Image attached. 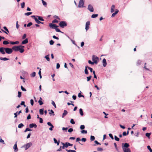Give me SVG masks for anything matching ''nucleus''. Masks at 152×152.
Segmentation results:
<instances>
[{
    "instance_id": "obj_1",
    "label": "nucleus",
    "mask_w": 152,
    "mask_h": 152,
    "mask_svg": "<svg viewBox=\"0 0 152 152\" xmlns=\"http://www.w3.org/2000/svg\"><path fill=\"white\" fill-rule=\"evenodd\" d=\"M25 47L24 46L20 45L18 46H15L12 47V51H14L15 52L19 51L21 53H23L24 51V48Z\"/></svg>"
},
{
    "instance_id": "obj_2",
    "label": "nucleus",
    "mask_w": 152,
    "mask_h": 152,
    "mask_svg": "<svg viewBox=\"0 0 152 152\" xmlns=\"http://www.w3.org/2000/svg\"><path fill=\"white\" fill-rule=\"evenodd\" d=\"M58 25L60 27L64 28L67 26V24L65 21H61L59 23Z\"/></svg>"
},
{
    "instance_id": "obj_3",
    "label": "nucleus",
    "mask_w": 152,
    "mask_h": 152,
    "mask_svg": "<svg viewBox=\"0 0 152 152\" xmlns=\"http://www.w3.org/2000/svg\"><path fill=\"white\" fill-rule=\"evenodd\" d=\"M5 48V53H6L7 54H10L11 53L13 52L12 48H10L7 47Z\"/></svg>"
},
{
    "instance_id": "obj_4",
    "label": "nucleus",
    "mask_w": 152,
    "mask_h": 152,
    "mask_svg": "<svg viewBox=\"0 0 152 152\" xmlns=\"http://www.w3.org/2000/svg\"><path fill=\"white\" fill-rule=\"evenodd\" d=\"M84 0H80L78 5L79 7H85L84 6Z\"/></svg>"
},
{
    "instance_id": "obj_5",
    "label": "nucleus",
    "mask_w": 152,
    "mask_h": 152,
    "mask_svg": "<svg viewBox=\"0 0 152 152\" xmlns=\"http://www.w3.org/2000/svg\"><path fill=\"white\" fill-rule=\"evenodd\" d=\"M32 145V143L31 142H29L26 144L22 146V147H25V149L26 150H27Z\"/></svg>"
},
{
    "instance_id": "obj_6",
    "label": "nucleus",
    "mask_w": 152,
    "mask_h": 152,
    "mask_svg": "<svg viewBox=\"0 0 152 152\" xmlns=\"http://www.w3.org/2000/svg\"><path fill=\"white\" fill-rule=\"evenodd\" d=\"M49 26L52 29H55L56 27H58V26L54 24L53 23H50L49 24Z\"/></svg>"
},
{
    "instance_id": "obj_7",
    "label": "nucleus",
    "mask_w": 152,
    "mask_h": 152,
    "mask_svg": "<svg viewBox=\"0 0 152 152\" xmlns=\"http://www.w3.org/2000/svg\"><path fill=\"white\" fill-rule=\"evenodd\" d=\"M3 28L5 31L4 30L2 29H1V31L4 33H5V34H8V33H9V32L7 27L5 26H4Z\"/></svg>"
},
{
    "instance_id": "obj_8",
    "label": "nucleus",
    "mask_w": 152,
    "mask_h": 152,
    "mask_svg": "<svg viewBox=\"0 0 152 152\" xmlns=\"http://www.w3.org/2000/svg\"><path fill=\"white\" fill-rule=\"evenodd\" d=\"M92 61L94 62L96 61V64H97L98 63V61H99V58L97 57L96 56L93 55L92 56Z\"/></svg>"
},
{
    "instance_id": "obj_9",
    "label": "nucleus",
    "mask_w": 152,
    "mask_h": 152,
    "mask_svg": "<svg viewBox=\"0 0 152 152\" xmlns=\"http://www.w3.org/2000/svg\"><path fill=\"white\" fill-rule=\"evenodd\" d=\"M47 124L49 126H50V127L49 128V130L50 131H52L53 130V128L54 127V126L50 122H48L47 123Z\"/></svg>"
},
{
    "instance_id": "obj_10",
    "label": "nucleus",
    "mask_w": 152,
    "mask_h": 152,
    "mask_svg": "<svg viewBox=\"0 0 152 152\" xmlns=\"http://www.w3.org/2000/svg\"><path fill=\"white\" fill-rule=\"evenodd\" d=\"M90 24V22L88 21L86 23L85 29L87 31L89 28V25Z\"/></svg>"
},
{
    "instance_id": "obj_11",
    "label": "nucleus",
    "mask_w": 152,
    "mask_h": 152,
    "mask_svg": "<svg viewBox=\"0 0 152 152\" xmlns=\"http://www.w3.org/2000/svg\"><path fill=\"white\" fill-rule=\"evenodd\" d=\"M5 48L1 47L0 48V52L2 54H5Z\"/></svg>"
},
{
    "instance_id": "obj_12",
    "label": "nucleus",
    "mask_w": 152,
    "mask_h": 152,
    "mask_svg": "<svg viewBox=\"0 0 152 152\" xmlns=\"http://www.w3.org/2000/svg\"><path fill=\"white\" fill-rule=\"evenodd\" d=\"M88 9L91 12H93L94 11L93 6L90 4L88 5Z\"/></svg>"
},
{
    "instance_id": "obj_13",
    "label": "nucleus",
    "mask_w": 152,
    "mask_h": 152,
    "mask_svg": "<svg viewBox=\"0 0 152 152\" xmlns=\"http://www.w3.org/2000/svg\"><path fill=\"white\" fill-rule=\"evenodd\" d=\"M29 126L30 128H32L33 127L36 128L37 126V125L34 123L30 124H29Z\"/></svg>"
},
{
    "instance_id": "obj_14",
    "label": "nucleus",
    "mask_w": 152,
    "mask_h": 152,
    "mask_svg": "<svg viewBox=\"0 0 152 152\" xmlns=\"http://www.w3.org/2000/svg\"><path fill=\"white\" fill-rule=\"evenodd\" d=\"M13 149L14 151L15 152H17L18 151V149L17 147V142L15 143L13 146Z\"/></svg>"
},
{
    "instance_id": "obj_15",
    "label": "nucleus",
    "mask_w": 152,
    "mask_h": 152,
    "mask_svg": "<svg viewBox=\"0 0 152 152\" xmlns=\"http://www.w3.org/2000/svg\"><path fill=\"white\" fill-rule=\"evenodd\" d=\"M102 64L104 67H105L107 65V61L106 59L104 58L103 59L102 61Z\"/></svg>"
},
{
    "instance_id": "obj_16",
    "label": "nucleus",
    "mask_w": 152,
    "mask_h": 152,
    "mask_svg": "<svg viewBox=\"0 0 152 152\" xmlns=\"http://www.w3.org/2000/svg\"><path fill=\"white\" fill-rule=\"evenodd\" d=\"M19 42L18 41H16L15 42H13L12 41H10V43L12 45L18 44L19 43Z\"/></svg>"
},
{
    "instance_id": "obj_17",
    "label": "nucleus",
    "mask_w": 152,
    "mask_h": 152,
    "mask_svg": "<svg viewBox=\"0 0 152 152\" xmlns=\"http://www.w3.org/2000/svg\"><path fill=\"white\" fill-rule=\"evenodd\" d=\"M22 113V110H20L18 112H17L16 113H14V114L15 116L14 118H17V117L18 115H19L20 113Z\"/></svg>"
},
{
    "instance_id": "obj_18",
    "label": "nucleus",
    "mask_w": 152,
    "mask_h": 152,
    "mask_svg": "<svg viewBox=\"0 0 152 152\" xmlns=\"http://www.w3.org/2000/svg\"><path fill=\"white\" fill-rule=\"evenodd\" d=\"M28 42V38H26L24 40H23L21 42L22 44H25Z\"/></svg>"
},
{
    "instance_id": "obj_19",
    "label": "nucleus",
    "mask_w": 152,
    "mask_h": 152,
    "mask_svg": "<svg viewBox=\"0 0 152 152\" xmlns=\"http://www.w3.org/2000/svg\"><path fill=\"white\" fill-rule=\"evenodd\" d=\"M37 17L38 18V20L41 21H44V20L43 18V17L41 16H37Z\"/></svg>"
},
{
    "instance_id": "obj_20",
    "label": "nucleus",
    "mask_w": 152,
    "mask_h": 152,
    "mask_svg": "<svg viewBox=\"0 0 152 152\" xmlns=\"http://www.w3.org/2000/svg\"><path fill=\"white\" fill-rule=\"evenodd\" d=\"M68 113L67 111L66 110H64V113L62 114V118H63L65 115H66Z\"/></svg>"
},
{
    "instance_id": "obj_21",
    "label": "nucleus",
    "mask_w": 152,
    "mask_h": 152,
    "mask_svg": "<svg viewBox=\"0 0 152 152\" xmlns=\"http://www.w3.org/2000/svg\"><path fill=\"white\" fill-rule=\"evenodd\" d=\"M42 98L41 97H40L38 101V103H39V104L40 105H41L43 104V102L42 101Z\"/></svg>"
},
{
    "instance_id": "obj_22",
    "label": "nucleus",
    "mask_w": 152,
    "mask_h": 152,
    "mask_svg": "<svg viewBox=\"0 0 152 152\" xmlns=\"http://www.w3.org/2000/svg\"><path fill=\"white\" fill-rule=\"evenodd\" d=\"M0 59L1 60L4 61H7L9 60V58H7L6 57H0Z\"/></svg>"
},
{
    "instance_id": "obj_23",
    "label": "nucleus",
    "mask_w": 152,
    "mask_h": 152,
    "mask_svg": "<svg viewBox=\"0 0 152 152\" xmlns=\"http://www.w3.org/2000/svg\"><path fill=\"white\" fill-rule=\"evenodd\" d=\"M44 110L43 108L40 109L39 110V114L41 115H42L44 114Z\"/></svg>"
},
{
    "instance_id": "obj_24",
    "label": "nucleus",
    "mask_w": 152,
    "mask_h": 152,
    "mask_svg": "<svg viewBox=\"0 0 152 152\" xmlns=\"http://www.w3.org/2000/svg\"><path fill=\"white\" fill-rule=\"evenodd\" d=\"M50 55L49 54H48L47 55H46L44 57L48 61H50V58H49Z\"/></svg>"
},
{
    "instance_id": "obj_25",
    "label": "nucleus",
    "mask_w": 152,
    "mask_h": 152,
    "mask_svg": "<svg viewBox=\"0 0 152 152\" xmlns=\"http://www.w3.org/2000/svg\"><path fill=\"white\" fill-rule=\"evenodd\" d=\"M79 113L81 116H83V109L82 108L80 109Z\"/></svg>"
},
{
    "instance_id": "obj_26",
    "label": "nucleus",
    "mask_w": 152,
    "mask_h": 152,
    "mask_svg": "<svg viewBox=\"0 0 152 152\" xmlns=\"http://www.w3.org/2000/svg\"><path fill=\"white\" fill-rule=\"evenodd\" d=\"M151 133H146L145 134V135L148 138H150V136L151 135Z\"/></svg>"
},
{
    "instance_id": "obj_27",
    "label": "nucleus",
    "mask_w": 152,
    "mask_h": 152,
    "mask_svg": "<svg viewBox=\"0 0 152 152\" xmlns=\"http://www.w3.org/2000/svg\"><path fill=\"white\" fill-rule=\"evenodd\" d=\"M115 7V6L114 5H113L111 8L110 12L111 13H113L114 11V8Z\"/></svg>"
},
{
    "instance_id": "obj_28",
    "label": "nucleus",
    "mask_w": 152,
    "mask_h": 152,
    "mask_svg": "<svg viewBox=\"0 0 152 152\" xmlns=\"http://www.w3.org/2000/svg\"><path fill=\"white\" fill-rule=\"evenodd\" d=\"M10 43V42L7 40H4L3 42V44L4 45H7Z\"/></svg>"
},
{
    "instance_id": "obj_29",
    "label": "nucleus",
    "mask_w": 152,
    "mask_h": 152,
    "mask_svg": "<svg viewBox=\"0 0 152 152\" xmlns=\"http://www.w3.org/2000/svg\"><path fill=\"white\" fill-rule=\"evenodd\" d=\"M98 15V14H93L92 15L91 18H95L97 17Z\"/></svg>"
},
{
    "instance_id": "obj_30",
    "label": "nucleus",
    "mask_w": 152,
    "mask_h": 152,
    "mask_svg": "<svg viewBox=\"0 0 152 152\" xmlns=\"http://www.w3.org/2000/svg\"><path fill=\"white\" fill-rule=\"evenodd\" d=\"M48 111H50V112L49 113V114L50 115L53 114V115H55L54 112L52 110H48Z\"/></svg>"
},
{
    "instance_id": "obj_31",
    "label": "nucleus",
    "mask_w": 152,
    "mask_h": 152,
    "mask_svg": "<svg viewBox=\"0 0 152 152\" xmlns=\"http://www.w3.org/2000/svg\"><path fill=\"white\" fill-rule=\"evenodd\" d=\"M88 63L89 64L93 65L94 64V63H96V61H95L94 62H92L91 60H88Z\"/></svg>"
},
{
    "instance_id": "obj_32",
    "label": "nucleus",
    "mask_w": 152,
    "mask_h": 152,
    "mask_svg": "<svg viewBox=\"0 0 152 152\" xmlns=\"http://www.w3.org/2000/svg\"><path fill=\"white\" fill-rule=\"evenodd\" d=\"M66 151L68 152H76V151L75 150H68L67 149H65Z\"/></svg>"
},
{
    "instance_id": "obj_33",
    "label": "nucleus",
    "mask_w": 152,
    "mask_h": 152,
    "mask_svg": "<svg viewBox=\"0 0 152 152\" xmlns=\"http://www.w3.org/2000/svg\"><path fill=\"white\" fill-rule=\"evenodd\" d=\"M57 28L58 27H56V28L55 29L56 32L62 33H64L63 32H62L61 31L59 28Z\"/></svg>"
},
{
    "instance_id": "obj_34",
    "label": "nucleus",
    "mask_w": 152,
    "mask_h": 152,
    "mask_svg": "<svg viewBox=\"0 0 152 152\" xmlns=\"http://www.w3.org/2000/svg\"><path fill=\"white\" fill-rule=\"evenodd\" d=\"M81 133L82 134H86L87 133V131L86 130H83L80 131Z\"/></svg>"
},
{
    "instance_id": "obj_35",
    "label": "nucleus",
    "mask_w": 152,
    "mask_h": 152,
    "mask_svg": "<svg viewBox=\"0 0 152 152\" xmlns=\"http://www.w3.org/2000/svg\"><path fill=\"white\" fill-rule=\"evenodd\" d=\"M24 126V125L23 124L20 123L18 125V127L19 128H22Z\"/></svg>"
},
{
    "instance_id": "obj_36",
    "label": "nucleus",
    "mask_w": 152,
    "mask_h": 152,
    "mask_svg": "<svg viewBox=\"0 0 152 152\" xmlns=\"http://www.w3.org/2000/svg\"><path fill=\"white\" fill-rule=\"evenodd\" d=\"M42 2L43 5L45 7H46L47 6V3L44 0H42Z\"/></svg>"
},
{
    "instance_id": "obj_37",
    "label": "nucleus",
    "mask_w": 152,
    "mask_h": 152,
    "mask_svg": "<svg viewBox=\"0 0 152 152\" xmlns=\"http://www.w3.org/2000/svg\"><path fill=\"white\" fill-rule=\"evenodd\" d=\"M95 139V138L94 136L91 135L90 137V140L91 141H94Z\"/></svg>"
},
{
    "instance_id": "obj_38",
    "label": "nucleus",
    "mask_w": 152,
    "mask_h": 152,
    "mask_svg": "<svg viewBox=\"0 0 152 152\" xmlns=\"http://www.w3.org/2000/svg\"><path fill=\"white\" fill-rule=\"evenodd\" d=\"M32 13V12H29L26 13H25V15L26 16H29L30 15H31Z\"/></svg>"
},
{
    "instance_id": "obj_39",
    "label": "nucleus",
    "mask_w": 152,
    "mask_h": 152,
    "mask_svg": "<svg viewBox=\"0 0 152 152\" xmlns=\"http://www.w3.org/2000/svg\"><path fill=\"white\" fill-rule=\"evenodd\" d=\"M92 77L91 75L88 77H87L86 78L87 79V81L88 82L89 81L91 80Z\"/></svg>"
},
{
    "instance_id": "obj_40",
    "label": "nucleus",
    "mask_w": 152,
    "mask_h": 152,
    "mask_svg": "<svg viewBox=\"0 0 152 152\" xmlns=\"http://www.w3.org/2000/svg\"><path fill=\"white\" fill-rule=\"evenodd\" d=\"M32 131V129H31L28 128H27L25 130V131H24V132H25L27 131Z\"/></svg>"
},
{
    "instance_id": "obj_41",
    "label": "nucleus",
    "mask_w": 152,
    "mask_h": 152,
    "mask_svg": "<svg viewBox=\"0 0 152 152\" xmlns=\"http://www.w3.org/2000/svg\"><path fill=\"white\" fill-rule=\"evenodd\" d=\"M114 139L115 140L117 141H119L120 140V139L116 135L114 136Z\"/></svg>"
},
{
    "instance_id": "obj_42",
    "label": "nucleus",
    "mask_w": 152,
    "mask_h": 152,
    "mask_svg": "<svg viewBox=\"0 0 152 152\" xmlns=\"http://www.w3.org/2000/svg\"><path fill=\"white\" fill-rule=\"evenodd\" d=\"M36 76V72H33L31 75V76L32 77H34Z\"/></svg>"
},
{
    "instance_id": "obj_43",
    "label": "nucleus",
    "mask_w": 152,
    "mask_h": 152,
    "mask_svg": "<svg viewBox=\"0 0 152 152\" xmlns=\"http://www.w3.org/2000/svg\"><path fill=\"white\" fill-rule=\"evenodd\" d=\"M85 128V126L84 125H82L80 126V128L82 130H83Z\"/></svg>"
},
{
    "instance_id": "obj_44",
    "label": "nucleus",
    "mask_w": 152,
    "mask_h": 152,
    "mask_svg": "<svg viewBox=\"0 0 152 152\" xmlns=\"http://www.w3.org/2000/svg\"><path fill=\"white\" fill-rule=\"evenodd\" d=\"M51 104L55 108L56 107V105L53 101L52 100Z\"/></svg>"
},
{
    "instance_id": "obj_45",
    "label": "nucleus",
    "mask_w": 152,
    "mask_h": 152,
    "mask_svg": "<svg viewBox=\"0 0 152 152\" xmlns=\"http://www.w3.org/2000/svg\"><path fill=\"white\" fill-rule=\"evenodd\" d=\"M20 105H23L24 107H26V105L25 104V102L23 101H21V103L20 104Z\"/></svg>"
},
{
    "instance_id": "obj_46",
    "label": "nucleus",
    "mask_w": 152,
    "mask_h": 152,
    "mask_svg": "<svg viewBox=\"0 0 152 152\" xmlns=\"http://www.w3.org/2000/svg\"><path fill=\"white\" fill-rule=\"evenodd\" d=\"M147 148L148 150H149L150 152H152V149L151 148V147L149 145H148L147 146Z\"/></svg>"
},
{
    "instance_id": "obj_47",
    "label": "nucleus",
    "mask_w": 152,
    "mask_h": 152,
    "mask_svg": "<svg viewBox=\"0 0 152 152\" xmlns=\"http://www.w3.org/2000/svg\"><path fill=\"white\" fill-rule=\"evenodd\" d=\"M21 89L23 91H26V89H25V88H24L23 86H21Z\"/></svg>"
},
{
    "instance_id": "obj_48",
    "label": "nucleus",
    "mask_w": 152,
    "mask_h": 152,
    "mask_svg": "<svg viewBox=\"0 0 152 152\" xmlns=\"http://www.w3.org/2000/svg\"><path fill=\"white\" fill-rule=\"evenodd\" d=\"M70 123L72 124H74L75 123V122L73 119H71L70 121Z\"/></svg>"
},
{
    "instance_id": "obj_49",
    "label": "nucleus",
    "mask_w": 152,
    "mask_h": 152,
    "mask_svg": "<svg viewBox=\"0 0 152 152\" xmlns=\"http://www.w3.org/2000/svg\"><path fill=\"white\" fill-rule=\"evenodd\" d=\"M25 3L23 2L21 3V7L22 8H23L25 7Z\"/></svg>"
},
{
    "instance_id": "obj_50",
    "label": "nucleus",
    "mask_w": 152,
    "mask_h": 152,
    "mask_svg": "<svg viewBox=\"0 0 152 152\" xmlns=\"http://www.w3.org/2000/svg\"><path fill=\"white\" fill-rule=\"evenodd\" d=\"M21 92L20 91H18V96L19 98L21 96Z\"/></svg>"
},
{
    "instance_id": "obj_51",
    "label": "nucleus",
    "mask_w": 152,
    "mask_h": 152,
    "mask_svg": "<svg viewBox=\"0 0 152 152\" xmlns=\"http://www.w3.org/2000/svg\"><path fill=\"white\" fill-rule=\"evenodd\" d=\"M54 41L52 40H50L49 41L50 44V45H53L54 44Z\"/></svg>"
},
{
    "instance_id": "obj_52",
    "label": "nucleus",
    "mask_w": 152,
    "mask_h": 152,
    "mask_svg": "<svg viewBox=\"0 0 152 152\" xmlns=\"http://www.w3.org/2000/svg\"><path fill=\"white\" fill-rule=\"evenodd\" d=\"M81 140L80 139V137H77V138H76V142H79V143L81 144V145H82L83 144H81V143H80V142H79V141H80Z\"/></svg>"
},
{
    "instance_id": "obj_53",
    "label": "nucleus",
    "mask_w": 152,
    "mask_h": 152,
    "mask_svg": "<svg viewBox=\"0 0 152 152\" xmlns=\"http://www.w3.org/2000/svg\"><path fill=\"white\" fill-rule=\"evenodd\" d=\"M58 21L56 19H55L53 20L52 21V23H58Z\"/></svg>"
},
{
    "instance_id": "obj_54",
    "label": "nucleus",
    "mask_w": 152,
    "mask_h": 152,
    "mask_svg": "<svg viewBox=\"0 0 152 152\" xmlns=\"http://www.w3.org/2000/svg\"><path fill=\"white\" fill-rule=\"evenodd\" d=\"M33 23L31 22H29L28 23V24L27 25V27H30L32 25Z\"/></svg>"
},
{
    "instance_id": "obj_55",
    "label": "nucleus",
    "mask_w": 152,
    "mask_h": 152,
    "mask_svg": "<svg viewBox=\"0 0 152 152\" xmlns=\"http://www.w3.org/2000/svg\"><path fill=\"white\" fill-rule=\"evenodd\" d=\"M68 142H66L65 143V144H64V146L65 148H67L68 147Z\"/></svg>"
},
{
    "instance_id": "obj_56",
    "label": "nucleus",
    "mask_w": 152,
    "mask_h": 152,
    "mask_svg": "<svg viewBox=\"0 0 152 152\" xmlns=\"http://www.w3.org/2000/svg\"><path fill=\"white\" fill-rule=\"evenodd\" d=\"M36 19V20H35V21L38 24H40V23H41V22L40 21L38 20V19L37 18Z\"/></svg>"
},
{
    "instance_id": "obj_57",
    "label": "nucleus",
    "mask_w": 152,
    "mask_h": 152,
    "mask_svg": "<svg viewBox=\"0 0 152 152\" xmlns=\"http://www.w3.org/2000/svg\"><path fill=\"white\" fill-rule=\"evenodd\" d=\"M109 137L111 138L112 140L114 139L113 137V134H111V133L109 134Z\"/></svg>"
},
{
    "instance_id": "obj_58",
    "label": "nucleus",
    "mask_w": 152,
    "mask_h": 152,
    "mask_svg": "<svg viewBox=\"0 0 152 152\" xmlns=\"http://www.w3.org/2000/svg\"><path fill=\"white\" fill-rule=\"evenodd\" d=\"M87 140V139L86 138H82L81 139V140L84 142H85Z\"/></svg>"
},
{
    "instance_id": "obj_59",
    "label": "nucleus",
    "mask_w": 152,
    "mask_h": 152,
    "mask_svg": "<svg viewBox=\"0 0 152 152\" xmlns=\"http://www.w3.org/2000/svg\"><path fill=\"white\" fill-rule=\"evenodd\" d=\"M68 131L69 132H71L73 131V129L72 128H70L68 129Z\"/></svg>"
},
{
    "instance_id": "obj_60",
    "label": "nucleus",
    "mask_w": 152,
    "mask_h": 152,
    "mask_svg": "<svg viewBox=\"0 0 152 152\" xmlns=\"http://www.w3.org/2000/svg\"><path fill=\"white\" fill-rule=\"evenodd\" d=\"M84 72L86 74L88 75V72L87 69H85L84 70Z\"/></svg>"
},
{
    "instance_id": "obj_61",
    "label": "nucleus",
    "mask_w": 152,
    "mask_h": 152,
    "mask_svg": "<svg viewBox=\"0 0 152 152\" xmlns=\"http://www.w3.org/2000/svg\"><path fill=\"white\" fill-rule=\"evenodd\" d=\"M26 37V34H24L22 36V39H25Z\"/></svg>"
},
{
    "instance_id": "obj_62",
    "label": "nucleus",
    "mask_w": 152,
    "mask_h": 152,
    "mask_svg": "<svg viewBox=\"0 0 152 152\" xmlns=\"http://www.w3.org/2000/svg\"><path fill=\"white\" fill-rule=\"evenodd\" d=\"M60 67V65L59 63H57L56 64V68L58 69Z\"/></svg>"
},
{
    "instance_id": "obj_63",
    "label": "nucleus",
    "mask_w": 152,
    "mask_h": 152,
    "mask_svg": "<svg viewBox=\"0 0 152 152\" xmlns=\"http://www.w3.org/2000/svg\"><path fill=\"white\" fill-rule=\"evenodd\" d=\"M53 18H56L58 20H60V18L57 15H55L53 16Z\"/></svg>"
},
{
    "instance_id": "obj_64",
    "label": "nucleus",
    "mask_w": 152,
    "mask_h": 152,
    "mask_svg": "<svg viewBox=\"0 0 152 152\" xmlns=\"http://www.w3.org/2000/svg\"><path fill=\"white\" fill-rule=\"evenodd\" d=\"M30 103L32 106H33V105L34 102L33 99H31L30 100Z\"/></svg>"
}]
</instances>
